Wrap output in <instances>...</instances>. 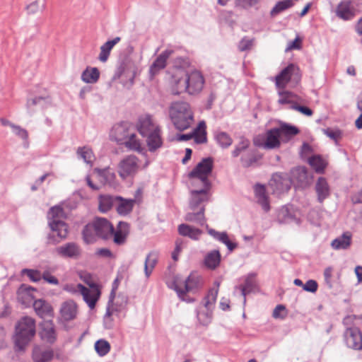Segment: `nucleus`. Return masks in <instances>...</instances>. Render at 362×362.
<instances>
[{"mask_svg": "<svg viewBox=\"0 0 362 362\" xmlns=\"http://www.w3.org/2000/svg\"><path fill=\"white\" fill-rule=\"evenodd\" d=\"M294 5L293 0H281L276 2L270 11L271 17H274L280 13L293 7Z\"/></svg>", "mask_w": 362, "mask_h": 362, "instance_id": "nucleus-43", "label": "nucleus"}, {"mask_svg": "<svg viewBox=\"0 0 362 362\" xmlns=\"http://www.w3.org/2000/svg\"><path fill=\"white\" fill-rule=\"evenodd\" d=\"M12 129H13V133L16 136H19L20 138H21L22 139H23L25 141L24 144V146L25 148H28V143L27 140L28 138V134L27 130L21 127L18 125L12 126Z\"/></svg>", "mask_w": 362, "mask_h": 362, "instance_id": "nucleus-53", "label": "nucleus"}, {"mask_svg": "<svg viewBox=\"0 0 362 362\" xmlns=\"http://www.w3.org/2000/svg\"><path fill=\"white\" fill-rule=\"evenodd\" d=\"M41 338L48 343L52 344L56 340V332L53 321L51 320H44L40 325Z\"/></svg>", "mask_w": 362, "mask_h": 362, "instance_id": "nucleus-21", "label": "nucleus"}, {"mask_svg": "<svg viewBox=\"0 0 362 362\" xmlns=\"http://www.w3.org/2000/svg\"><path fill=\"white\" fill-rule=\"evenodd\" d=\"M33 308L36 314L41 318L52 317L53 316L52 307L43 299L35 300L33 303Z\"/></svg>", "mask_w": 362, "mask_h": 362, "instance_id": "nucleus-28", "label": "nucleus"}, {"mask_svg": "<svg viewBox=\"0 0 362 362\" xmlns=\"http://www.w3.org/2000/svg\"><path fill=\"white\" fill-rule=\"evenodd\" d=\"M202 286V278L197 273H191L185 281V288H181L178 286L177 281L175 279L168 287L175 290L178 297L182 300L192 302L193 299H185V296L187 292L193 291Z\"/></svg>", "mask_w": 362, "mask_h": 362, "instance_id": "nucleus-9", "label": "nucleus"}, {"mask_svg": "<svg viewBox=\"0 0 362 362\" xmlns=\"http://www.w3.org/2000/svg\"><path fill=\"white\" fill-rule=\"evenodd\" d=\"M291 80H293L296 82H298L300 80L299 69L293 64H288L276 76L275 85L277 88L284 89Z\"/></svg>", "mask_w": 362, "mask_h": 362, "instance_id": "nucleus-11", "label": "nucleus"}, {"mask_svg": "<svg viewBox=\"0 0 362 362\" xmlns=\"http://www.w3.org/2000/svg\"><path fill=\"white\" fill-rule=\"evenodd\" d=\"M35 332V320L28 316L22 317L16 325L14 339L18 349L23 350L34 337Z\"/></svg>", "mask_w": 362, "mask_h": 362, "instance_id": "nucleus-6", "label": "nucleus"}, {"mask_svg": "<svg viewBox=\"0 0 362 362\" xmlns=\"http://www.w3.org/2000/svg\"><path fill=\"white\" fill-rule=\"evenodd\" d=\"M129 232V225L123 221H119L117 224L116 230L114 229V233L112 236L113 241L116 245H123L127 239Z\"/></svg>", "mask_w": 362, "mask_h": 362, "instance_id": "nucleus-26", "label": "nucleus"}, {"mask_svg": "<svg viewBox=\"0 0 362 362\" xmlns=\"http://www.w3.org/2000/svg\"><path fill=\"white\" fill-rule=\"evenodd\" d=\"M318 285L316 281L310 279L303 285V290L310 293H315L317 290Z\"/></svg>", "mask_w": 362, "mask_h": 362, "instance_id": "nucleus-63", "label": "nucleus"}, {"mask_svg": "<svg viewBox=\"0 0 362 362\" xmlns=\"http://www.w3.org/2000/svg\"><path fill=\"white\" fill-rule=\"evenodd\" d=\"M65 213L64 209L59 206H54L52 207L48 213L49 221L61 220L64 217Z\"/></svg>", "mask_w": 362, "mask_h": 362, "instance_id": "nucleus-51", "label": "nucleus"}, {"mask_svg": "<svg viewBox=\"0 0 362 362\" xmlns=\"http://www.w3.org/2000/svg\"><path fill=\"white\" fill-rule=\"evenodd\" d=\"M323 133L330 138L331 139L334 140L336 143H337V140L341 137L342 132L339 129H332L330 128L324 129Z\"/></svg>", "mask_w": 362, "mask_h": 362, "instance_id": "nucleus-57", "label": "nucleus"}, {"mask_svg": "<svg viewBox=\"0 0 362 362\" xmlns=\"http://www.w3.org/2000/svg\"><path fill=\"white\" fill-rule=\"evenodd\" d=\"M185 220L188 222L194 223L199 226H205L208 233L215 240H218L226 245L229 251H233L238 246L237 243L230 240L226 232H218L213 228H209L205 218V209L201 210H189L185 216Z\"/></svg>", "mask_w": 362, "mask_h": 362, "instance_id": "nucleus-3", "label": "nucleus"}, {"mask_svg": "<svg viewBox=\"0 0 362 362\" xmlns=\"http://www.w3.org/2000/svg\"><path fill=\"white\" fill-rule=\"evenodd\" d=\"M57 256L62 259H78L82 255V249L75 242L66 243L55 249Z\"/></svg>", "mask_w": 362, "mask_h": 362, "instance_id": "nucleus-13", "label": "nucleus"}, {"mask_svg": "<svg viewBox=\"0 0 362 362\" xmlns=\"http://www.w3.org/2000/svg\"><path fill=\"white\" fill-rule=\"evenodd\" d=\"M215 139L222 148H228L233 143L231 137L224 132H217L215 134Z\"/></svg>", "mask_w": 362, "mask_h": 362, "instance_id": "nucleus-49", "label": "nucleus"}, {"mask_svg": "<svg viewBox=\"0 0 362 362\" xmlns=\"http://www.w3.org/2000/svg\"><path fill=\"white\" fill-rule=\"evenodd\" d=\"M173 52V49H165L155 59L149 69L151 76H155L159 71L165 67L167 59Z\"/></svg>", "mask_w": 362, "mask_h": 362, "instance_id": "nucleus-23", "label": "nucleus"}, {"mask_svg": "<svg viewBox=\"0 0 362 362\" xmlns=\"http://www.w3.org/2000/svg\"><path fill=\"white\" fill-rule=\"evenodd\" d=\"M132 132L130 124L127 122H122L113 126L110 136L112 140L115 141L118 144L124 145V141L128 139Z\"/></svg>", "mask_w": 362, "mask_h": 362, "instance_id": "nucleus-15", "label": "nucleus"}, {"mask_svg": "<svg viewBox=\"0 0 362 362\" xmlns=\"http://www.w3.org/2000/svg\"><path fill=\"white\" fill-rule=\"evenodd\" d=\"M120 40H121V38L119 37H116L114 39L107 40L105 43H104L100 47V52L98 56V59L102 62H107L112 49Z\"/></svg>", "mask_w": 362, "mask_h": 362, "instance_id": "nucleus-35", "label": "nucleus"}, {"mask_svg": "<svg viewBox=\"0 0 362 362\" xmlns=\"http://www.w3.org/2000/svg\"><path fill=\"white\" fill-rule=\"evenodd\" d=\"M22 274L27 275L33 282H38L42 279L41 274L37 270L30 269H23L21 272Z\"/></svg>", "mask_w": 362, "mask_h": 362, "instance_id": "nucleus-55", "label": "nucleus"}, {"mask_svg": "<svg viewBox=\"0 0 362 362\" xmlns=\"http://www.w3.org/2000/svg\"><path fill=\"white\" fill-rule=\"evenodd\" d=\"M351 244V234L349 232H345L341 235L334 239L331 243V246L334 250H346Z\"/></svg>", "mask_w": 362, "mask_h": 362, "instance_id": "nucleus-32", "label": "nucleus"}, {"mask_svg": "<svg viewBox=\"0 0 362 362\" xmlns=\"http://www.w3.org/2000/svg\"><path fill=\"white\" fill-rule=\"evenodd\" d=\"M197 317L199 323L204 326H207L210 324L212 317V310L208 311H197Z\"/></svg>", "mask_w": 362, "mask_h": 362, "instance_id": "nucleus-52", "label": "nucleus"}, {"mask_svg": "<svg viewBox=\"0 0 362 362\" xmlns=\"http://www.w3.org/2000/svg\"><path fill=\"white\" fill-rule=\"evenodd\" d=\"M119 198L116 203V210L119 215L126 216L129 214L133 209L136 202L135 199H123L118 196Z\"/></svg>", "mask_w": 362, "mask_h": 362, "instance_id": "nucleus-31", "label": "nucleus"}, {"mask_svg": "<svg viewBox=\"0 0 362 362\" xmlns=\"http://www.w3.org/2000/svg\"><path fill=\"white\" fill-rule=\"evenodd\" d=\"M94 172L97 174V177L101 184L115 187L117 185L116 175L110 168L103 169L95 168Z\"/></svg>", "mask_w": 362, "mask_h": 362, "instance_id": "nucleus-19", "label": "nucleus"}, {"mask_svg": "<svg viewBox=\"0 0 362 362\" xmlns=\"http://www.w3.org/2000/svg\"><path fill=\"white\" fill-rule=\"evenodd\" d=\"M309 165L317 173H323L327 165V162L320 155H314L308 159Z\"/></svg>", "mask_w": 362, "mask_h": 362, "instance_id": "nucleus-38", "label": "nucleus"}, {"mask_svg": "<svg viewBox=\"0 0 362 362\" xmlns=\"http://www.w3.org/2000/svg\"><path fill=\"white\" fill-rule=\"evenodd\" d=\"M48 223L52 230L47 235L49 244H57L67 237L69 226L64 221H49Z\"/></svg>", "mask_w": 362, "mask_h": 362, "instance_id": "nucleus-12", "label": "nucleus"}, {"mask_svg": "<svg viewBox=\"0 0 362 362\" xmlns=\"http://www.w3.org/2000/svg\"><path fill=\"white\" fill-rule=\"evenodd\" d=\"M289 108L291 110L298 111L301 114L308 117L312 116L313 114V110L310 107L307 106L300 105H298V103L294 104L293 106H290Z\"/></svg>", "mask_w": 362, "mask_h": 362, "instance_id": "nucleus-61", "label": "nucleus"}, {"mask_svg": "<svg viewBox=\"0 0 362 362\" xmlns=\"http://www.w3.org/2000/svg\"><path fill=\"white\" fill-rule=\"evenodd\" d=\"M255 282L253 279L248 276L245 279L244 284L238 286L242 296L244 297V303L246 302V295L252 292L255 288Z\"/></svg>", "mask_w": 362, "mask_h": 362, "instance_id": "nucleus-46", "label": "nucleus"}, {"mask_svg": "<svg viewBox=\"0 0 362 362\" xmlns=\"http://www.w3.org/2000/svg\"><path fill=\"white\" fill-rule=\"evenodd\" d=\"M169 113L175 127L180 132L189 129L194 122L193 112L189 104L186 102L173 103Z\"/></svg>", "mask_w": 362, "mask_h": 362, "instance_id": "nucleus-4", "label": "nucleus"}, {"mask_svg": "<svg viewBox=\"0 0 362 362\" xmlns=\"http://www.w3.org/2000/svg\"><path fill=\"white\" fill-rule=\"evenodd\" d=\"M315 190L317 194V201L322 203L330 195V187L327 179L324 177H320L315 183Z\"/></svg>", "mask_w": 362, "mask_h": 362, "instance_id": "nucleus-22", "label": "nucleus"}, {"mask_svg": "<svg viewBox=\"0 0 362 362\" xmlns=\"http://www.w3.org/2000/svg\"><path fill=\"white\" fill-rule=\"evenodd\" d=\"M78 287L84 301L90 309H93L100 296V291L97 285L95 284H91V290L81 284H78Z\"/></svg>", "mask_w": 362, "mask_h": 362, "instance_id": "nucleus-16", "label": "nucleus"}, {"mask_svg": "<svg viewBox=\"0 0 362 362\" xmlns=\"http://www.w3.org/2000/svg\"><path fill=\"white\" fill-rule=\"evenodd\" d=\"M139 158L134 155L124 157L118 165V173L123 180L132 178L139 172Z\"/></svg>", "mask_w": 362, "mask_h": 362, "instance_id": "nucleus-10", "label": "nucleus"}, {"mask_svg": "<svg viewBox=\"0 0 362 362\" xmlns=\"http://www.w3.org/2000/svg\"><path fill=\"white\" fill-rule=\"evenodd\" d=\"M124 146L129 150L141 152L144 148L141 146L140 140L137 138L136 134L133 132L129 134L128 139L124 141Z\"/></svg>", "mask_w": 362, "mask_h": 362, "instance_id": "nucleus-42", "label": "nucleus"}, {"mask_svg": "<svg viewBox=\"0 0 362 362\" xmlns=\"http://www.w3.org/2000/svg\"><path fill=\"white\" fill-rule=\"evenodd\" d=\"M77 307L76 303L72 300L66 301L62 303L60 314L65 321L74 320L76 316Z\"/></svg>", "mask_w": 362, "mask_h": 362, "instance_id": "nucleus-30", "label": "nucleus"}, {"mask_svg": "<svg viewBox=\"0 0 362 362\" xmlns=\"http://www.w3.org/2000/svg\"><path fill=\"white\" fill-rule=\"evenodd\" d=\"M95 350L100 356H104L110 352V344L105 339H98L95 343Z\"/></svg>", "mask_w": 362, "mask_h": 362, "instance_id": "nucleus-48", "label": "nucleus"}, {"mask_svg": "<svg viewBox=\"0 0 362 362\" xmlns=\"http://www.w3.org/2000/svg\"><path fill=\"white\" fill-rule=\"evenodd\" d=\"M336 16L344 21H351L356 16V8L351 1H342L337 6Z\"/></svg>", "mask_w": 362, "mask_h": 362, "instance_id": "nucleus-18", "label": "nucleus"}, {"mask_svg": "<svg viewBox=\"0 0 362 362\" xmlns=\"http://www.w3.org/2000/svg\"><path fill=\"white\" fill-rule=\"evenodd\" d=\"M150 152H154L163 146L160 127L144 136Z\"/></svg>", "mask_w": 362, "mask_h": 362, "instance_id": "nucleus-25", "label": "nucleus"}, {"mask_svg": "<svg viewBox=\"0 0 362 362\" xmlns=\"http://www.w3.org/2000/svg\"><path fill=\"white\" fill-rule=\"evenodd\" d=\"M218 293V288H211L209 291L207 295L204 297L203 300L204 306L206 308V310H208V311L212 310L213 306L216 303Z\"/></svg>", "mask_w": 362, "mask_h": 362, "instance_id": "nucleus-45", "label": "nucleus"}, {"mask_svg": "<svg viewBox=\"0 0 362 362\" xmlns=\"http://www.w3.org/2000/svg\"><path fill=\"white\" fill-rule=\"evenodd\" d=\"M188 64V60L187 58H184L182 57H177L174 60L173 66L174 71L173 74L176 73L177 69L185 70V67Z\"/></svg>", "mask_w": 362, "mask_h": 362, "instance_id": "nucleus-59", "label": "nucleus"}, {"mask_svg": "<svg viewBox=\"0 0 362 362\" xmlns=\"http://www.w3.org/2000/svg\"><path fill=\"white\" fill-rule=\"evenodd\" d=\"M281 135H284L286 137H291L297 135L299 133V129L293 125L287 123H283L278 128Z\"/></svg>", "mask_w": 362, "mask_h": 362, "instance_id": "nucleus-47", "label": "nucleus"}, {"mask_svg": "<svg viewBox=\"0 0 362 362\" xmlns=\"http://www.w3.org/2000/svg\"><path fill=\"white\" fill-rule=\"evenodd\" d=\"M252 42L253 40L244 37L240 41L238 48L241 52L249 50L252 46Z\"/></svg>", "mask_w": 362, "mask_h": 362, "instance_id": "nucleus-62", "label": "nucleus"}, {"mask_svg": "<svg viewBox=\"0 0 362 362\" xmlns=\"http://www.w3.org/2000/svg\"><path fill=\"white\" fill-rule=\"evenodd\" d=\"M211 186H205L204 185H198L193 187L194 189L189 192V210H201L202 208L205 209L206 204L210 201Z\"/></svg>", "mask_w": 362, "mask_h": 362, "instance_id": "nucleus-8", "label": "nucleus"}, {"mask_svg": "<svg viewBox=\"0 0 362 362\" xmlns=\"http://www.w3.org/2000/svg\"><path fill=\"white\" fill-rule=\"evenodd\" d=\"M77 155L86 163H91L94 158L92 150L86 146L79 147L77 149Z\"/></svg>", "mask_w": 362, "mask_h": 362, "instance_id": "nucleus-50", "label": "nucleus"}, {"mask_svg": "<svg viewBox=\"0 0 362 362\" xmlns=\"http://www.w3.org/2000/svg\"><path fill=\"white\" fill-rule=\"evenodd\" d=\"M206 124L204 121L199 122L198 126L193 130L192 133H194L193 138L197 144H204L207 141L206 132Z\"/></svg>", "mask_w": 362, "mask_h": 362, "instance_id": "nucleus-41", "label": "nucleus"}, {"mask_svg": "<svg viewBox=\"0 0 362 362\" xmlns=\"http://www.w3.org/2000/svg\"><path fill=\"white\" fill-rule=\"evenodd\" d=\"M118 196L112 195H100L99 197V209L100 211L105 213L111 209L113 206H116Z\"/></svg>", "mask_w": 362, "mask_h": 362, "instance_id": "nucleus-36", "label": "nucleus"}, {"mask_svg": "<svg viewBox=\"0 0 362 362\" xmlns=\"http://www.w3.org/2000/svg\"><path fill=\"white\" fill-rule=\"evenodd\" d=\"M45 0H43L41 4H40V1L38 0H36L30 3L29 5H28L26 8L29 14H35L40 10L42 11L45 8Z\"/></svg>", "mask_w": 362, "mask_h": 362, "instance_id": "nucleus-54", "label": "nucleus"}, {"mask_svg": "<svg viewBox=\"0 0 362 362\" xmlns=\"http://www.w3.org/2000/svg\"><path fill=\"white\" fill-rule=\"evenodd\" d=\"M178 233L184 237H188L192 240H198L202 233V230L187 223L180 224L177 227Z\"/></svg>", "mask_w": 362, "mask_h": 362, "instance_id": "nucleus-29", "label": "nucleus"}, {"mask_svg": "<svg viewBox=\"0 0 362 362\" xmlns=\"http://www.w3.org/2000/svg\"><path fill=\"white\" fill-rule=\"evenodd\" d=\"M213 162L212 158H204L189 173L188 177L191 180L192 187H197L199 184L206 187L211 186L209 175L213 170Z\"/></svg>", "mask_w": 362, "mask_h": 362, "instance_id": "nucleus-7", "label": "nucleus"}, {"mask_svg": "<svg viewBox=\"0 0 362 362\" xmlns=\"http://www.w3.org/2000/svg\"><path fill=\"white\" fill-rule=\"evenodd\" d=\"M278 103L280 105H290L293 106L301 100V98L294 93L288 90H279Z\"/></svg>", "mask_w": 362, "mask_h": 362, "instance_id": "nucleus-34", "label": "nucleus"}, {"mask_svg": "<svg viewBox=\"0 0 362 362\" xmlns=\"http://www.w3.org/2000/svg\"><path fill=\"white\" fill-rule=\"evenodd\" d=\"M136 127L139 133L142 136L160 128L159 125L153 121L152 116L149 114L140 115L138 118Z\"/></svg>", "mask_w": 362, "mask_h": 362, "instance_id": "nucleus-17", "label": "nucleus"}, {"mask_svg": "<svg viewBox=\"0 0 362 362\" xmlns=\"http://www.w3.org/2000/svg\"><path fill=\"white\" fill-rule=\"evenodd\" d=\"M277 221L280 223H295L297 225L300 223V218H297L291 211V208L289 206H283L278 210Z\"/></svg>", "mask_w": 362, "mask_h": 362, "instance_id": "nucleus-24", "label": "nucleus"}, {"mask_svg": "<svg viewBox=\"0 0 362 362\" xmlns=\"http://www.w3.org/2000/svg\"><path fill=\"white\" fill-rule=\"evenodd\" d=\"M136 73V68L134 65H132L126 62H122L115 71L113 79H117L119 78L122 76H125L129 78V85L132 86L134 83Z\"/></svg>", "mask_w": 362, "mask_h": 362, "instance_id": "nucleus-20", "label": "nucleus"}, {"mask_svg": "<svg viewBox=\"0 0 362 362\" xmlns=\"http://www.w3.org/2000/svg\"><path fill=\"white\" fill-rule=\"evenodd\" d=\"M221 254L218 250H214L209 252L205 257V266L211 269H215L220 264Z\"/></svg>", "mask_w": 362, "mask_h": 362, "instance_id": "nucleus-39", "label": "nucleus"}, {"mask_svg": "<svg viewBox=\"0 0 362 362\" xmlns=\"http://www.w3.org/2000/svg\"><path fill=\"white\" fill-rule=\"evenodd\" d=\"M294 173L298 175L297 178L300 182H303L308 177V170L305 167L303 166H299L296 168Z\"/></svg>", "mask_w": 362, "mask_h": 362, "instance_id": "nucleus-64", "label": "nucleus"}, {"mask_svg": "<svg viewBox=\"0 0 362 362\" xmlns=\"http://www.w3.org/2000/svg\"><path fill=\"white\" fill-rule=\"evenodd\" d=\"M170 84L174 95H179L182 92L195 95L203 89L204 78L197 70L187 73L185 70L177 69L176 73L172 74Z\"/></svg>", "mask_w": 362, "mask_h": 362, "instance_id": "nucleus-1", "label": "nucleus"}, {"mask_svg": "<svg viewBox=\"0 0 362 362\" xmlns=\"http://www.w3.org/2000/svg\"><path fill=\"white\" fill-rule=\"evenodd\" d=\"M100 78V71L96 67L88 66L81 74V80L86 83H95Z\"/></svg>", "mask_w": 362, "mask_h": 362, "instance_id": "nucleus-37", "label": "nucleus"}, {"mask_svg": "<svg viewBox=\"0 0 362 362\" xmlns=\"http://www.w3.org/2000/svg\"><path fill=\"white\" fill-rule=\"evenodd\" d=\"M54 354L52 350H41L39 348L34 349L33 351V359L35 362H49L53 358Z\"/></svg>", "mask_w": 362, "mask_h": 362, "instance_id": "nucleus-40", "label": "nucleus"}, {"mask_svg": "<svg viewBox=\"0 0 362 362\" xmlns=\"http://www.w3.org/2000/svg\"><path fill=\"white\" fill-rule=\"evenodd\" d=\"M158 253L156 252H149L145 259L144 264L148 265L151 269H154L158 262Z\"/></svg>", "mask_w": 362, "mask_h": 362, "instance_id": "nucleus-60", "label": "nucleus"}, {"mask_svg": "<svg viewBox=\"0 0 362 362\" xmlns=\"http://www.w3.org/2000/svg\"><path fill=\"white\" fill-rule=\"evenodd\" d=\"M281 134L278 128H273L267 132L264 148L268 149L275 148L280 146L279 138Z\"/></svg>", "mask_w": 362, "mask_h": 362, "instance_id": "nucleus-33", "label": "nucleus"}, {"mask_svg": "<svg viewBox=\"0 0 362 362\" xmlns=\"http://www.w3.org/2000/svg\"><path fill=\"white\" fill-rule=\"evenodd\" d=\"M114 227L105 218H97L85 226L82 230L83 240L86 244H93L98 238L107 240L112 237Z\"/></svg>", "mask_w": 362, "mask_h": 362, "instance_id": "nucleus-2", "label": "nucleus"}, {"mask_svg": "<svg viewBox=\"0 0 362 362\" xmlns=\"http://www.w3.org/2000/svg\"><path fill=\"white\" fill-rule=\"evenodd\" d=\"M346 345L354 350H362V332L357 327L346 328L344 333Z\"/></svg>", "mask_w": 362, "mask_h": 362, "instance_id": "nucleus-14", "label": "nucleus"}, {"mask_svg": "<svg viewBox=\"0 0 362 362\" xmlns=\"http://www.w3.org/2000/svg\"><path fill=\"white\" fill-rule=\"evenodd\" d=\"M254 191L257 203L264 211L268 212L270 210V205L265 186L257 183L254 187Z\"/></svg>", "mask_w": 362, "mask_h": 362, "instance_id": "nucleus-27", "label": "nucleus"}, {"mask_svg": "<svg viewBox=\"0 0 362 362\" xmlns=\"http://www.w3.org/2000/svg\"><path fill=\"white\" fill-rule=\"evenodd\" d=\"M45 102L43 98H38L35 97L32 99H28L27 101V109L28 112L32 114L38 110V103Z\"/></svg>", "mask_w": 362, "mask_h": 362, "instance_id": "nucleus-56", "label": "nucleus"}, {"mask_svg": "<svg viewBox=\"0 0 362 362\" xmlns=\"http://www.w3.org/2000/svg\"><path fill=\"white\" fill-rule=\"evenodd\" d=\"M286 315V307L281 304L276 305L272 313L273 317L276 319H284Z\"/></svg>", "mask_w": 362, "mask_h": 362, "instance_id": "nucleus-58", "label": "nucleus"}, {"mask_svg": "<svg viewBox=\"0 0 362 362\" xmlns=\"http://www.w3.org/2000/svg\"><path fill=\"white\" fill-rule=\"evenodd\" d=\"M233 158L240 156V165L244 168H255L258 165V162L262 156L257 150L250 148L249 139L241 137L239 142L235 146L231 152Z\"/></svg>", "mask_w": 362, "mask_h": 362, "instance_id": "nucleus-5", "label": "nucleus"}, {"mask_svg": "<svg viewBox=\"0 0 362 362\" xmlns=\"http://www.w3.org/2000/svg\"><path fill=\"white\" fill-rule=\"evenodd\" d=\"M272 182H275L276 187L281 191H288L291 187V182L288 177L280 174H274Z\"/></svg>", "mask_w": 362, "mask_h": 362, "instance_id": "nucleus-44", "label": "nucleus"}]
</instances>
